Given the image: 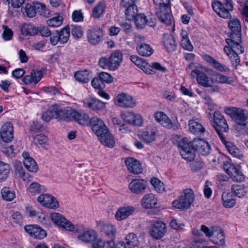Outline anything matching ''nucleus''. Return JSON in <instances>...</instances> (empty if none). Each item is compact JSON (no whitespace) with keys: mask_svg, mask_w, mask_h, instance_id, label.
<instances>
[{"mask_svg":"<svg viewBox=\"0 0 248 248\" xmlns=\"http://www.w3.org/2000/svg\"><path fill=\"white\" fill-rule=\"evenodd\" d=\"M223 205L226 208H232L235 204L234 196L232 193L224 192L222 194Z\"/></svg>","mask_w":248,"mask_h":248,"instance_id":"2f4dec72","label":"nucleus"},{"mask_svg":"<svg viewBox=\"0 0 248 248\" xmlns=\"http://www.w3.org/2000/svg\"><path fill=\"white\" fill-rule=\"evenodd\" d=\"M24 165L26 169L31 172H36L38 170V167L33 158L24 159Z\"/></svg>","mask_w":248,"mask_h":248,"instance_id":"a19ab883","label":"nucleus"},{"mask_svg":"<svg viewBox=\"0 0 248 248\" xmlns=\"http://www.w3.org/2000/svg\"><path fill=\"white\" fill-rule=\"evenodd\" d=\"M232 192L237 197L243 198L246 195L245 188L238 185H233L231 187Z\"/></svg>","mask_w":248,"mask_h":248,"instance_id":"09e8293b","label":"nucleus"},{"mask_svg":"<svg viewBox=\"0 0 248 248\" xmlns=\"http://www.w3.org/2000/svg\"><path fill=\"white\" fill-rule=\"evenodd\" d=\"M212 66L221 72H228L230 71V69L228 67L222 64L216 60L215 61Z\"/></svg>","mask_w":248,"mask_h":248,"instance_id":"69168bd1","label":"nucleus"},{"mask_svg":"<svg viewBox=\"0 0 248 248\" xmlns=\"http://www.w3.org/2000/svg\"><path fill=\"white\" fill-rule=\"evenodd\" d=\"M137 50L140 55L144 57H149L154 52V50L151 46L145 43L138 45Z\"/></svg>","mask_w":248,"mask_h":248,"instance_id":"c9c22d12","label":"nucleus"},{"mask_svg":"<svg viewBox=\"0 0 248 248\" xmlns=\"http://www.w3.org/2000/svg\"><path fill=\"white\" fill-rule=\"evenodd\" d=\"M239 53L231 52L230 54H226L231 60L232 64L236 67L240 63V60L238 56Z\"/></svg>","mask_w":248,"mask_h":248,"instance_id":"774afa93","label":"nucleus"},{"mask_svg":"<svg viewBox=\"0 0 248 248\" xmlns=\"http://www.w3.org/2000/svg\"><path fill=\"white\" fill-rule=\"evenodd\" d=\"M71 34L75 38H80L82 37L83 31L80 26H71Z\"/></svg>","mask_w":248,"mask_h":248,"instance_id":"13d9d810","label":"nucleus"},{"mask_svg":"<svg viewBox=\"0 0 248 248\" xmlns=\"http://www.w3.org/2000/svg\"><path fill=\"white\" fill-rule=\"evenodd\" d=\"M178 147L182 157L188 161L194 159L195 151L204 156L209 155L212 151L207 141L199 138H194L192 141H189L186 138H183L179 141Z\"/></svg>","mask_w":248,"mask_h":248,"instance_id":"f257e3e1","label":"nucleus"},{"mask_svg":"<svg viewBox=\"0 0 248 248\" xmlns=\"http://www.w3.org/2000/svg\"><path fill=\"white\" fill-rule=\"evenodd\" d=\"M74 111V109L70 107L60 108L57 106L56 119L69 121L72 118Z\"/></svg>","mask_w":248,"mask_h":248,"instance_id":"6ab92c4d","label":"nucleus"},{"mask_svg":"<svg viewBox=\"0 0 248 248\" xmlns=\"http://www.w3.org/2000/svg\"><path fill=\"white\" fill-rule=\"evenodd\" d=\"M87 38L92 45H95L100 42L103 38L102 30L100 28H92L87 32Z\"/></svg>","mask_w":248,"mask_h":248,"instance_id":"dca6fc26","label":"nucleus"},{"mask_svg":"<svg viewBox=\"0 0 248 248\" xmlns=\"http://www.w3.org/2000/svg\"><path fill=\"white\" fill-rule=\"evenodd\" d=\"M2 28L3 29L2 33L3 38L6 41L11 40L13 35L12 31L6 25H3Z\"/></svg>","mask_w":248,"mask_h":248,"instance_id":"0e129e2a","label":"nucleus"},{"mask_svg":"<svg viewBox=\"0 0 248 248\" xmlns=\"http://www.w3.org/2000/svg\"><path fill=\"white\" fill-rule=\"evenodd\" d=\"M37 28L31 24H24L21 28V34L24 36L36 35L38 33Z\"/></svg>","mask_w":248,"mask_h":248,"instance_id":"72a5a7b5","label":"nucleus"},{"mask_svg":"<svg viewBox=\"0 0 248 248\" xmlns=\"http://www.w3.org/2000/svg\"><path fill=\"white\" fill-rule=\"evenodd\" d=\"M9 171V165L0 161V182L6 179Z\"/></svg>","mask_w":248,"mask_h":248,"instance_id":"c03bdc74","label":"nucleus"},{"mask_svg":"<svg viewBox=\"0 0 248 248\" xmlns=\"http://www.w3.org/2000/svg\"><path fill=\"white\" fill-rule=\"evenodd\" d=\"M220 140L230 154L239 159L243 157L242 152L234 143L226 140L224 136H220Z\"/></svg>","mask_w":248,"mask_h":248,"instance_id":"2eb2a0df","label":"nucleus"},{"mask_svg":"<svg viewBox=\"0 0 248 248\" xmlns=\"http://www.w3.org/2000/svg\"><path fill=\"white\" fill-rule=\"evenodd\" d=\"M213 126L220 138V136H223L221 132H227L229 129V126L226 119L219 111L214 112Z\"/></svg>","mask_w":248,"mask_h":248,"instance_id":"0eeeda50","label":"nucleus"},{"mask_svg":"<svg viewBox=\"0 0 248 248\" xmlns=\"http://www.w3.org/2000/svg\"><path fill=\"white\" fill-rule=\"evenodd\" d=\"M212 7L214 11L219 16L227 19L231 17L230 12L233 10L232 3H225L219 0H214L212 1Z\"/></svg>","mask_w":248,"mask_h":248,"instance_id":"423d86ee","label":"nucleus"},{"mask_svg":"<svg viewBox=\"0 0 248 248\" xmlns=\"http://www.w3.org/2000/svg\"><path fill=\"white\" fill-rule=\"evenodd\" d=\"M57 105H53L42 115V119L43 121L48 122L52 118L56 119Z\"/></svg>","mask_w":248,"mask_h":248,"instance_id":"e433bc0d","label":"nucleus"},{"mask_svg":"<svg viewBox=\"0 0 248 248\" xmlns=\"http://www.w3.org/2000/svg\"><path fill=\"white\" fill-rule=\"evenodd\" d=\"M125 14L129 19L134 18L138 14V8L136 5L126 6Z\"/></svg>","mask_w":248,"mask_h":248,"instance_id":"3c124183","label":"nucleus"},{"mask_svg":"<svg viewBox=\"0 0 248 248\" xmlns=\"http://www.w3.org/2000/svg\"><path fill=\"white\" fill-rule=\"evenodd\" d=\"M238 168V166H236L229 161L224 162L223 164V169L229 176L232 175L233 172L236 171V170Z\"/></svg>","mask_w":248,"mask_h":248,"instance_id":"4d7b16f0","label":"nucleus"},{"mask_svg":"<svg viewBox=\"0 0 248 248\" xmlns=\"http://www.w3.org/2000/svg\"><path fill=\"white\" fill-rule=\"evenodd\" d=\"M93 131L97 135H100L104 130L106 131L107 127L103 122L97 117H93L89 120Z\"/></svg>","mask_w":248,"mask_h":248,"instance_id":"a211bd4d","label":"nucleus"},{"mask_svg":"<svg viewBox=\"0 0 248 248\" xmlns=\"http://www.w3.org/2000/svg\"><path fill=\"white\" fill-rule=\"evenodd\" d=\"M29 191L33 195L40 193L44 190V187L36 182L32 183L29 187Z\"/></svg>","mask_w":248,"mask_h":248,"instance_id":"5fc2aeb1","label":"nucleus"},{"mask_svg":"<svg viewBox=\"0 0 248 248\" xmlns=\"http://www.w3.org/2000/svg\"><path fill=\"white\" fill-rule=\"evenodd\" d=\"M180 35L181 37V45L182 47L185 50L192 51L194 47L189 39L187 31L185 30H182Z\"/></svg>","mask_w":248,"mask_h":248,"instance_id":"cd10ccee","label":"nucleus"},{"mask_svg":"<svg viewBox=\"0 0 248 248\" xmlns=\"http://www.w3.org/2000/svg\"><path fill=\"white\" fill-rule=\"evenodd\" d=\"M99 78L103 83L106 82L108 83L113 82V77L108 73L105 72H102L99 74Z\"/></svg>","mask_w":248,"mask_h":248,"instance_id":"e2e57ef3","label":"nucleus"},{"mask_svg":"<svg viewBox=\"0 0 248 248\" xmlns=\"http://www.w3.org/2000/svg\"><path fill=\"white\" fill-rule=\"evenodd\" d=\"M35 7L37 9L36 13L38 12L41 16L47 17L50 15V11L45 4L40 2H35Z\"/></svg>","mask_w":248,"mask_h":248,"instance_id":"de8ad7c7","label":"nucleus"},{"mask_svg":"<svg viewBox=\"0 0 248 248\" xmlns=\"http://www.w3.org/2000/svg\"><path fill=\"white\" fill-rule=\"evenodd\" d=\"M43 73L41 70L33 69L31 72L30 75L25 76L22 81L25 84L29 85L32 83L37 84L42 78Z\"/></svg>","mask_w":248,"mask_h":248,"instance_id":"412c9836","label":"nucleus"},{"mask_svg":"<svg viewBox=\"0 0 248 248\" xmlns=\"http://www.w3.org/2000/svg\"><path fill=\"white\" fill-rule=\"evenodd\" d=\"M155 13L161 22L169 26L172 23L170 0H153Z\"/></svg>","mask_w":248,"mask_h":248,"instance_id":"f03ea898","label":"nucleus"},{"mask_svg":"<svg viewBox=\"0 0 248 248\" xmlns=\"http://www.w3.org/2000/svg\"><path fill=\"white\" fill-rule=\"evenodd\" d=\"M63 20V17L59 15L48 19L47 24L50 27H58L62 24Z\"/></svg>","mask_w":248,"mask_h":248,"instance_id":"8fccbe9b","label":"nucleus"},{"mask_svg":"<svg viewBox=\"0 0 248 248\" xmlns=\"http://www.w3.org/2000/svg\"><path fill=\"white\" fill-rule=\"evenodd\" d=\"M188 126L190 131L195 135H202L205 131V128L202 125L195 120H190Z\"/></svg>","mask_w":248,"mask_h":248,"instance_id":"a878e982","label":"nucleus"},{"mask_svg":"<svg viewBox=\"0 0 248 248\" xmlns=\"http://www.w3.org/2000/svg\"><path fill=\"white\" fill-rule=\"evenodd\" d=\"M102 231L108 236H113L115 230L113 225L109 224H105L102 225Z\"/></svg>","mask_w":248,"mask_h":248,"instance_id":"bf43d9fd","label":"nucleus"},{"mask_svg":"<svg viewBox=\"0 0 248 248\" xmlns=\"http://www.w3.org/2000/svg\"><path fill=\"white\" fill-rule=\"evenodd\" d=\"M100 142L104 145L112 148L115 144V141L113 137L109 133L108 129L106 131L104 130L100 135H97Z\"/></svg>","mask_w":248,"mask_h":248,"instance_id":"b1692460","label":"nucleus"},{"mask_svg":"<svg viewBox=\"0 0 248 248\" xmlns=\"http://www.w3.org/2000/svg\"><path fill=\"white\" fill-rule=\"evenodd\" d=\"M125 240V245L129 247H137L140 243L137 235L134 233H129L126 235Z\"/></svg>","mask_w":248,"mask_h":248,"instance_id":"58836bf2","label":"nucleus"},{"mask_svg":"<svg viewBox=\"0 0 248 248\" xmlns=\"http://www.w3.org/2000/svg\"><path fill=\"white\" fill-rule=\"evenodd\" d=\"M0 136L2 140L8 143L14 138V129L11 122H6L1 126L0 130Z\"/></svg>","mask_w":248,"mask_h":248,"instance_id":"f8f14e48","label":"nucleus"},{"mask_svg":"<svg viewBox=\"0 0 248 248\" xmlns=\"http://www.w3.org/2000/svg\"><path fill=\"white\" fill-rule=\"evenodd\" d=\"M228 27L231 30L233 36H241V25L240 20L237 18H233L228 22Z\"/></svg>","mask_w":248,"mask_h":248,"instance_id":"bb28decb","label":"nucleus"},{"mask_svg":"<svg viewBox=\"0 0 248 248\" xmlns=\"http://www.w3.org/2000/svg\"><path fill=\"white\" fill-rule=\"evenodd\" d=\"M129 189L134 193L140 194L143 193L146 187V183L142 179H133L128 185Z\"/></svg>","mask_w":248,"mask_h":248,"instance_id":"aec40b11","label":"nucleus"},{"mask_svg":"<svg viewBox=\"0 0 248 248\" xmlns=\"http://www.w3.org/2000/svg\"><path fill=\"white\" fill-rule=\"evenodd\" d=\"M70 29L69 26H66L62 28L60 31H57L59 34V39L61 44L66 43L69 38Z\"/></svg>","mask_w":248,"mask_h":248,"instance_id":"79ce46f5","label":"nucleus"},{"mask_svg":"<svg viewBox=\"0 0 248 248\" xmlns=\"http://www.w3.org/2000/svg\"><path fill=\"white\" fill-rule=\"evenodd\" d=\"M225 113L237 124L236 129H245L248 124V112L241 108L235 107H226L224 108Z\"/></svg>","mask_w":248,"mask_h":248,"instance_id":"7ed1b4c3","label":"nucleus"},{"mask_svg":"<svg viewBox=\"0 0 248 248\" xmlns=\"http://www.w3.org/2000/svg\"><path fill=\"white\" fill-rule=\"evenodd\" d=\"M229 38L225 39L228 46L224 47V51L226 54H230L231 52L237 53L239 54L243 53L244 52V48L240 45L241 42V36H234L232 33H230Z\"/></svg>","mask_w":248,"mask_h":248,"instance_id":"20e7f679","label":"nucleus"},{"mask_svg":"<svg viewBox=\"0 0 248 248\" xmlns=\"http://www.w3.org/2000/svg\"><path fill=\"white\" fill-rule=\"evenodd\" d=\"M122 118L125 122L134 125L141 126L143 124L141 116L131 111H126L122 113Z\"/></svg>","mask_w":248,"mask_h":248,"instance_id":"4468645a","label":"nucleus"},{"mask_svg":"<svg viewBox=\"0 0 248 248\" xmlns=\"http://www.w3.org/2000/svg\"><path fill=\"white\" fill-rule=\"evenodd\" d=\"M85 105L93 110H101L105 107V104L103 102L96 99L87 100L85 102Z\"/></svg>","mask_w":248,"mask_h":248,"instance_id":"f704fd0d","label":"nucleus"},{"mask_svg":"<svg viewBox=\"0 0 248 248\" xmlns=\"http://www.w3.org/2000/svg\"><path fill=\"white\" fill-rule=\"evenodd\" d=\"M155 132L153 130L143 131L141 134V137L143 140L147 143L154 141L155 139Z\"/></svg>","mask_w":248,"mask_h":248,"instance_id":"864d4df0","label":"nucleus"},{"mask_svg":"<svg viewBox=\"0 0 248 248\" xmlns=\"http://www.w3.org/2000/svg\"><path fill=\"white\" fill-rule=\"evenodd\" d=\"M202 67L198 65L191 72L193 78H196L197 82L201 85L206 87L210 86L211 78L206 75L202 70Z\"/></svg>","mask_w":248,"mask_h":248,"instance_id":"1a4fd4ad","label":"nucleus"},{"mask_svg":"<svg viewBox=\"0 0 248 248\" xmlns=\"http://www.w3.org/2000/svg\"><path fill=\"white\" fill-rule=\"evenodd\" d=\"M135 209L132 206H124L120 208L115 214V218L118 220H122L132 215Z\"/></svg>","mask_w":248,"mask_h":248,"instance_id":"393cba45","label":"nucleus"},{"mask_svg":"<svg viewBox=\"0 0 248 248\" xmlns=\"http://www.w3.org/2000/svg\"><path fill=\"white\" fill-rule=\"evenodd\" d=\"M179 200L173 202V207L178 209H188L194 200L195 195L191 189H186Z\"/></svg>","mask_w":248,"mask_h":248,"instance_id":"39448f33","label":"nucleus"},{"mask_svg":"<svg viewBox=\"0 0 248 248\" xmlns=\"http://www.w3.org/2000/svg\"><path fill=\"white\" fill-rule=\"evenodd\" d=\"M52 221L56 224L61 226L66 219L62 215L58 213H53L50 215Z\"/></svg>","mask_w":248,"mask_h":248,"instance_id":"603ef678","label":"nucleus"},{"mask_svg":"<svg viewBox=\"0 0 248 248\" xmlns=\"http://www.w3.org/2000/svg\"><path fill=\"white\" fill-rule=\"evenodd\" d=\"M163 45L165 48L169 52L173 51L176 47L174 38L171 35H167L163 37Z\"/></svg>","mask_w":248,"mask_h":248,"instance_id":"7c9ffc66","label":"nucleus"},{"mask_svg":"<svg viewBox=\"0 0 248 248\" xmlns=\"http://www.w3.org/2000/svg\"><path fill=\"white\" fill-rule=\"evenodd\" d=\"M37 9L35 7V2L33 5L30 3L26 4L24 8V13L30 18L33 17L36 14Z\"/></svg>","mask_w":248,"mask_h":248,"instance_id":"a18cd8bd","label":"nucleus"},{"mask_svg":"<svg viewBox=\"0 0 248 248\" xmlns=\"http://www.w3.org/2000/svg\"><path fill=\"white\" fill-rule=\"evenodd\" d=\"M37 200L42 206L48 208L56 209L59 207L57 200L50 194H41L37 197Z\"/></svg>","mask_w":248,"mask_h":248,"instance_id":"9b49d317","label":"nucleus"},{"mask_svg":"<svg viewBox=\"0 0 248 248\" xmlns=\"http://www.w3.org/2000/svg\"><path fill=\"white\" fill-rule=\"evenodd\" d=\"M136 27L140 29H143L147 24V17L143 14H138L134 18Z\"/></svg>","mask_w":248,"mask_h":248,"instance_id":"ea45409f","label":"nucleus"},{"mask_svg":"<svg viewBox=\"0 0 248 248\" xmlns=\"http://www.w3.org/2000/svg\"><path fill=\"white\" fill-rule=\"evenodd\" d=\"M217 80L220 83H227L228 84H232L233 81L230 78L222 74H217Z\"/></svg>","mask_w":248,"mask_h":248,"instance_id":"338daca9","label":"nucleus"},{"mask_svg":"<svg viewBox=\"0 0 248 248\" xmlns=\"http://www.w3.org/2000/svg\"><path fill=\"white\" fill-rule=\"evenodd\" d=\"M114 103L116 105L124 108H133L136 105L131 96L124 93L118 94L115 97Z\"/></svg>","mask_w":248,"mask_h":248,"instance_id":"6e6552de","label":"nucleus"},{"mask_svg":"<svg viewBox=\"0 0 248 248\" xmlns=\"http://www.w3.org/2000/svg\"><path fill=\"white\" fill-rule=\"evenodd\" d=\"M25 231L31 236L37 239H43L46 236V232L37 225H28L24 227Z\"/></svg>","mask_w":248,"mask_h":248,"instance_id":"ddd939ff","label":"nucleus"},{"mask_svg":"<svg viewBox=\"0 0 248 248\" xmlns=\"http://www.w3.org/2000/svg\"><path fill=\"white\" fill-rule=\"evenodd\" d=\"M151 183L157 192L160 193L165 190L163 183L158 178H152L151 180Z\"/></svg>","mask_w":248,"mask_h":248,"instance_id":"6e6d98bb","label":"nucleus"},{"mask_svg":"<svg viewBox=\"0 0 248 248\" xmlns=\"http://www.w3.org/2000/svg\"><path fill=\"white\" fill-rule=\"evenodd\" d=\"M109 59V69L115 70L117 69L123 60V54L120 51H115L112 53Z\"/></svg>","mask_w":248,"mask_h":248,"instance_id":"5701e85b","label":"nucleus"},{"mask_svg":"<svg viewBox=\"0 0 248 248\" xmlns=\"http://www.w3.org/2000/svg\"><path fill=\"white\" fill-rule=\"evenodd\" d=\"M234 172L232 173L230 176L231 178L235 182H241L244 181L245 179L244 175L242 172L238 168Z\"/></svg>","mask_w":248,"mask_h":248,"instance_id":"052dcab7","label":"nucleus"},{"mask_svg":"<svg viewBox=\"0 0 248 248\" xmlns=\"http://www.w3.org/2000/svg\"><path fill=\"white\" fill-rule=\"evenodd\" d=\"M125 165L128 170L134 174H139L142 169L139 161L132 157H128L125 160Z\"/></svg>","mask_w":248,"mask_h":248,"instance_id":"4be33fe9","label":"nucleus"},{"mask_svg":"<svg viewBox=\"0 0 248 248\" xmlns=\"http://www.w3.org/2000/svg\"><path fill=\"white\" fill-rule=\"evenodd\" d=\"M91 77L90 71L86 69L83 71H77L74 74L75 79L78 82L81 83L88 82Z\"/></svg>","mask_w":248,"mask_h":248,"instance_id":"473e14b6","label":"nucleus"},{"mask_svg":"<svg viewBox=\"0 0 248 248\" xmlns=\"http://www.w3.org/2000/svg\"><path fill=\"white\" fill-rule=\"evenodd\" d=\"M214 244L223 245L225 243V236L223 230L219 228H216L213 235L210 239Z\"/></svg>","mask_w":248,"mask_h":248,"instance_id":"c756f323","label":"nucleus"},{"mask_svg":"<svg viewBox=\"0 0 248 248\" xmlns=\"http://www.w3.org/2000/svg\"><path fill=\"white\" fill-rule=\"evenodd\" d=\"M141 204L145 209L157 208L159 207L157 198L152 193L145 195L141 201Z\"/></svg>","mask_w":248,"mask_h":248,"instance_id":"f3484780","label":"nucleus"},{"mask_svg":"<svg viewBox=\"0 0 248 248\" xmlns=\"http://www.w3.org/2000/svg\"><path fill=\"white\" fill-rule=\"evenodd\" d=\"M167 231L166 224L161 221L154 223L150 230V235L155 239L161 238Z\"/></svg>","mask_w":248,"mask_h":248,"instance_id":"9d476101","label":"nucleus"},{"mask_svg":"<svg viewBox=\"0 0 248 248\" xmlns=\"http://www.w3.org/2000/svg\"><path fill=\"white\" fill-rule=\"evenodd\" d=\"M96 238V233L93 230L88 231L78 235V239L85 242L94 241Z\"/></svg>","mask_w":248,"mask_h":248,"instance_id":"4c0bfd02","label":"nucleus"},{"mask_svg":"<svg viewBox=\"0 0 248 248\" xmlns=\"http://www.w3.org/2000/svg\"><path fill=\"white\" fill-rule=\"evenodd\" d=\"M105 4L101 1L93 8L92 12V16L95 18H99L104 13Z\"/></svg>","mask_w":248,"mask_h":248,"instance_id":"37998d69","label":"nucleus"},{"mask_svg":"<svg viewBox=\"0 0 248 248\" xmlns=\"http://www.w3.org/2000/svg\"><path fill=\"white\" fill-rule=\"evenodd\" d=\"M72 118L82 125H87L89 123V117L84 112H79L74 110Z\"/></svg>","mask_w":248,"mask_h":248,"instance_id":"c85d7f7f","label":"nucleus"},{"mask_svg":"<svg viewBox=\"0 0 248 248\" xmlns=\"http://www.w3.org/2000/svg\"><path fill=\"white\" fill-rule=\"evenodd\" d=\"M2 198L7 201H11L15 198V193L9 187H3L1 191Z\"/></svg>","mask_w":248,"mask_h":248,"instance_id":"49530a36","label":"nucleus"},{"mask_svg":"<svg viewBox=\"0 0 248 248\" xmlns=\"http://www.w3.org/2000/svg\"><path fill=\"white\" fill-rule=\"evenodd\" d=\"M47 140V137L43 134H39L33 137V142L35 144L44 145L46 143Z\"/></svg>","mask_w":248,"mask_h":248,"instance_id":"680f3d73","label":"nucleus"}]
</instances>
